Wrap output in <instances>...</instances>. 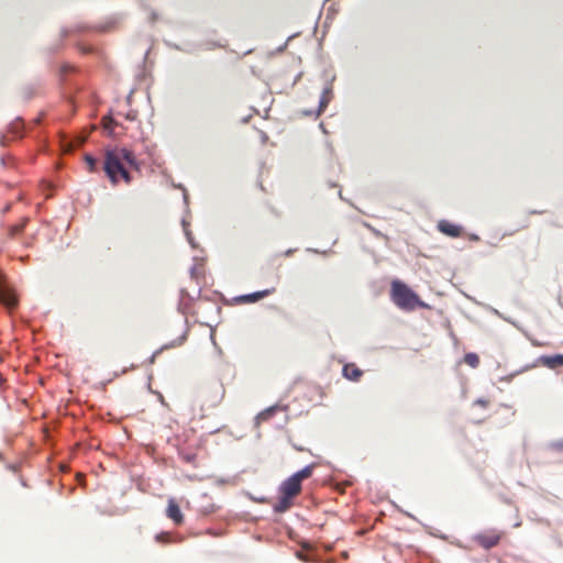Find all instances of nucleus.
Segmentation results:
<instances>
[{"label": "nucleus", "mask_w": 563, "mask_h": 563, "mask_svg": "<svg viewBox=\"0 0 563 563\" xmlns=\"http://www.w3.org/2000/svg\"><path fill=\"white\" fill-rule=\"evenodd\" d=\"M464 363L472 368H476L479 365V357L476 353H466L464 356Z\"/></svg>", "instance_id": "12"}, {"label": "nucleus", "mask_w": 563, "mask_h": 563, "mask_svg": "<svg viewBox=\"0 0 563 563\" xmlns=\"http://www.w3.org/2000/svg\"><path fill=\"white\" fill-rule=\"evenodd\" d=\"M24 225H25V221H23L21 224L13 225L11 228V234L12 235L19 234L20 232L23 231Z\"/></svg>", "instance_id": "17"}, {"label": "nucleus", "mask_w": 563, "mask_h": 563, "mask_svg": "<svg viewBox=\"0 0 563 563\" xmlns=\"http://www.w3.org/2000/svg\"><path fill=\"white\" fill-rule=\"evenodd\" d=\"M125 119L126 120H130V121H134L136 119V112L135 111H130L125 114Z\"/></svg>", "instance_id": "18"}, {"label": "nucleus", "mask_w": 563, "mask_h": 563, "mask_svg": "<svg viewBox=\"0 0 563 563\" xmlns=\"http://www.w3.org/2000/svg\"><path fill=\"white\" fill-rule=\"evenodd\" d=\"M313 468V464L308 465L282 483L279 487L280 497L273 506L276 512H285L292 506V499L297 497L301 492L302 481L309 478L312 475Z\"/></svg>", "instance_id": "2"}, {"label": "nucleus", "mask_w": 563, "mask_h": 563, "mask_svg": "<svg viewBox=\"0 0 563 563\" xmlns=\"http://www.w3.org/2000/svg\"><path fill=\"white\" fill-rule=\"evenodd\" d=\"M276 410H277V407L276 406H272V407L265 409L264 411H262L257 416V419L262 420V421L267 420V419H269L275 413Z\"/></svg>", "instance_id": "13"}, {"label": "nucleus", "mask_w": 563, "mask_h": 563, "mask_svg": "<svg viewBox=\"0 0 563 563\" xmlns=\"http://www.w3.org/2000/svg\"><path fill=\"white\" fill-rule=\"evenodd\" d=\"M331 98H332L331 89L330 88H325L323 90V92H322L321 98H320L318 114L322 113L325 110V108L328 107Z\"/></svg>", "instance_id": "11"}, {"label": "nucleus", "mask_w": 563, "mask_h": 563, "mask_svg": "<svg viewBox=\"0 0 563 563\" xmlns=\"http://www.w3.org/2000/svg\"><path fill=\"white\" fill-rule=\"evenodd\" d=\"M155 539L157 542L168 543V542H170V533H168V532L158 533V534H156Z\"/></svg>", "instance_id": "16"}, {"label": "nucleus", "mask_w": 563, "mask_h": 563, "mask_svg": "<svg viewBox=\"0 0 563 563\" xmlns=\"http://www.w3.org/2000/svg\"><path fill=\"white\" fill-rule=\"evenodd\" d=\"M102 124L104 129L112 131L113 126L117 125V122L110 117H103Z\"/></svg>", "instance_id": "15"}, {"label": "nucleus", "mask_w": 563, "mask_h": 563, "mask_svg": "<svg viewBox=\"0 0 563 563\" xmlns=\"http://www.w3.org/2000/svg\"><path fill=\"white\" fill-rule=\"evenodd\" d=\"M0 302H2L9 309L16 306L18 300L12 290L5 287L3 284L2 275L0 274Z\"/></svg>", "instance_id": "7"}, {"label": "nucleus", "mask_w": 563, "mask_h": 563, "mask_svg": "<svg viewBox=\"0 0 563 563\" xmlns=\"http://www.w3.org/2000/svg\"><path fill=\"white\" fill-rule=\"evenodd\" d=\"M342 374L346 379L357 382L362 377L363 372L354 363H349L343 366Z\"/></svg>", "instance_id": "9"}, {"label": "nucleus", "mask_w": 563, "mask_h": 563, "mask_svg": "<svg viewBox=\"0 0 563 563\" xmlns=\"http://www.w3.org/2000/svg\"><path fill=\"white\" fill-rule=\"evenodd\" d=\"M504 534L505 533L503 531L489 529L476 534L474 537V541L483 549L489 550L498 545Z\"/></svg>", "instance_id": "4"}, {"label": "nucleus", "mask_w": 563, "mask_h": 563, "mask_svg": "<svg viewBox=\"0 0 563 563\" xmlns=\"http://www.w3.org/2000/svg\"><path fill=\"white\" fill-rule=\"evenodd\" d=\"M166 516L173 520L176 526L184 523V515L179 508V505L174 498H169L166 508Z\"/></svg>", "instance_id": "6"}, {"label": "nucleus", "mask_w": 563, "mask_h": 563, "mask_svg": "<svg viewBox=\"0 0 563 563\" xmlns=\"http://www.w3.org/2000/svg\"><path fill=\"white\" fill-rule=\"evenodd\" d=\"M129 167L139 170L140 164L134 153L125 147H114L104 152L103 170L112 185L120 180L131 184Z\"/></svg>", "instance_id": "1"}, {"label": "nucleus", "mask_w": 563, "mask_h": 563, "mask_svg": "<svg viewBox=\"0 0 563 563\" xmlns=\"http://www.w3.org/2000/svg\"><path fill=\"white\" fill-rule=\"evenodd\" d=\"M438 229L445 235L451 238H459L462 235V228L457 224H454L449 221H440L438 224Z\"/></svg>", "instance_id": "8"}, {"label": "nucleus", "mask_w": 563, "mask_h": 563, "mask_svg": "<svg viewBox=\"0 0 563 563\" xmlns=\"http://www.w3.org/2000/svg\"><path fill=\"white\" fill-rule=\"evenodd\" d=\"M279 279H280V277L276 273L275 277H274V285L271 288L255 291V292L247 294V295L238 296L234 298V301L240 305L257 302V301L262 300L263 298L273 295L276 291V285L279 283Z\"/></svg>", "instance_id": "5"}, {"label": "nucleus", "mask_w": 563, "mask_h": 563, "mask_svg": "<svg viewBox=\"0 0 563 563\" xmlns=\"http://www.w3.org/2000/svg\"><path fill=\"white\" fill-rule=\"evenodd\" d=\"M530 213H531V214H542V213H543V211L533 210V211H531Z\"/></svg>", "instance_id": "19"}, {"label": "nucleus", "mask_w": 563, "mask_h": 563, "mask_svg": "<svg viewBox=\"0 0 563 563\" xmlns=\"http://www.w3.org/2000/svg\"><path fill=\"white\" fill-rule=\"evenodd\" d=\"M390 298L399 309L405 311H412L418 307L424 308L427 306L408 285L398 279L391 282Z\"/></svg>", "instance_id": "3"}, {"label": "nucleus", "mask_w": 563, "mask_h": 563, "mask_svg": "<svg viewBox=\"0 0 563 563\" xmlns=\"http://www.w3.org/2000/svg\"><path fill=\"white\" fill-rule=\"evenodd\" d=\"M541 361L542 364L549 368H556L559 366H563V355L561 354L543 356Z\"/></svg>", "instance_id": "10"}, {"label": "nucleus", "mask_w": 563, "mask_h": 563, "mask_svg": "<svg viewBox=\"0 0 563 563\" xmlns=\"http://www.w3.org/2000/svg\"><path fill=\"white\" fill-rule=\"evenodd\" d=\"M85 162H86L87 168L90 173L96 172L97 161L91 155H86Z\"/></svg>", "instance_id": "14"}, {"label": "nucleus", "mask_w": 563, "mask_h": 563, "mask_svg": "<svg viewBox=\"0 0 563 563\" xmlns=\"http://www.w3.org/2000/svg\"><path fill=\"white\" fill-rule=\"evenodd\" d=\"M558 448L563 450V442H562V443H559V444H558Z\"/></svg>", "instance_id": "20"}]
</instances>
